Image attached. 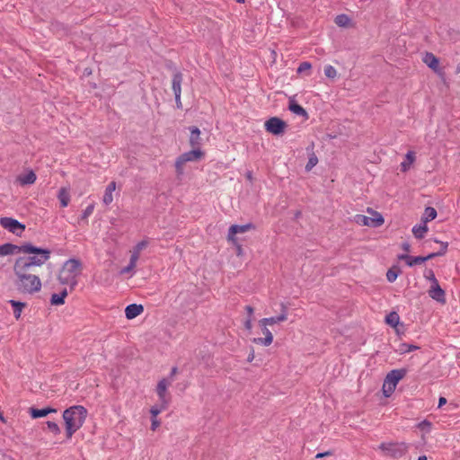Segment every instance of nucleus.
<instances>
[{
  "instance_id": "a878e982",
  "label": "nucleus",
  "mask_w": 460,
  "mask_h": 460,
  "mask_svg": "<svg viewBox=\"0 0 460 460\" xmlns=\"http://www.w3.org/2000/svg\"><path fill=\"white\" fill-rule=\"evenodd\" d=\"M416 156L413 151H409L406 155L404 161H402L400 164L401 171L405 172H407L411 164L415 162Z\"/></svg>"
},
{
  "instance_id": "c03bdc74",
  "label": "nucleus",
  "mask_w": 460,
  "mask_h": 460,
  "mask_svg": "<svg viewBox=\"0 0 460 460\" xmlns=\"http://www.w3.org/2000/svg\"><path fill=\"white\" fill-rule=\"evenodd\" d=\"M148 245V241L147 240H142L140 242H138L132 249H134L135 251H137L141 253V252L146 249Z\"/></svg>"
},
{
  "instance_id": "8fccbe9b",
  "label": "nucleus",
  "mask_w": 460,
  "mask_h": 460,
  "mask_svg": "<svg viewBox=\"0 0 460 460\" xmlns=\"http://www.w3.org/2000/svg\"><path fill=\"white\" fill-rule=\"evenodd\" d=\"M243 325L247 331L251 332L252 329V318L247 317L243 322Z\"/></svg>"
},
{
  "instance_id": "052dcab7",
  "label": "nucleus",
  "mask_w": 460,
  "mask_h": 460,
  "mask_svg": "<svg viewBox=\"0 0 460 460\" xmlns=\"http://www.w3.org/2000/svg\"><path fill=\"white\" fill-rule=\"evenodd\" d=\"M418 460H427V456H419Z\"/></svg>"
},
{
  "instance_id": "09e8293b",
  "label": "nucleus",
  "mask_w": 460,
  "mask_h": 460,
  "mask_svg": "<svg viewBox=\"0 0 460 460\" xmlns=\"http://www.w3.org/2000/svg\"><path fill=\"white\" fill-rule=\"evenodd\" d=\"M161 425L160 420L157 418L152 417L151 419V429L155 431Z\"/></svg>"
},
{
  "instance_id": "72a5a7b5",
  "label": "nucleus",
  "mask_w": 460,
  "mask_h": 460,
  "mask_svg": "<svg viewBox=\"0 0 460 460\" xmlns=\"http://www.w3.org/2000/svg\"><path fill=\"white\" fill-rule=\"evenodd\" d=\"M15 248L16 246L11 243L0 245V257L13 253Z\"/></svg>"
},
{
  "instance_id": "bf43d9fd",
  "label": "nucleus",
  "mask_w": 460,
  "mask_h": 460,
  "mask_svg": "<svg viewBox=\"0 0 460 460\" xmlns=\"http://www.w3.org/2000/svg\"><path fill=\"white\" fill-rule=\"evenodd\" d=\"M0 420L3 422H5V419L1 411H0Z\"/></svg>"
},
{
  "instance_id": "2eb2a0df",
  "label": "nucleus",
  "mask_w": 460,
  "mask_h": 460,
  "mask_svg": "<svg viewBox=\"0 0 460 460\" xmlns=\"http://www.w3.org/2000/svg\"><path fill=\"white\" fill-rule=\"evenodd\" d=\"M429 296L436 300L438 303L445 304L446 303V293L445 291L440 288L438 283H435L430 286L429 291Z\"/></svg>"
},
{
  "instance_id": "de8ad7c7",
  "label": "nucleus",
  "mask_w": 460,
  "mask_h": 460,
  "mask_svg": "<svg viewBox=\"0 0 460 460\" xmlns=\"http://www.w3.org/2000/svg\"><path fill=\"white\" fill-rule=\"evenodd\" d=\"M129 252H130V260L129 261L131 262L137 264L141 253L137 251H135L134 249H131Z\"/></svg>"
},
{
  "instance_id": "680f3d73",
  "label": "nucleus",
  "mask_w": 460,
  "mask_h": 460,
  "mask_svg": "<svg viewBox=\"0 0 460 460\" xmlns=\"http://www.w3.org/2000/svg\"><path fill=\"white\" fill-rule=\"evenodd\" d=\"M247 179H248V180H250V181H252V173H251V172H248V173H247Z\"/></svg>"
},
{
  "instance_id": "1a4fd4ad",
  "label": "nucleus",
  "mask_w": 460,
  "mask_h": 460,
  "mask_svg": "<svg viewBox=\"0 0 460 460\" xmlns=\"http://www.w3.org/2000/svg\"><path fill=\"white\" fill-rule=\"evenodd\" d=\"M172 378H162L155 388L159 402L170 404L171 396L168 388L172 385Z\"/></svg>"
},
{
  "instance_id": "20e7f679",
  "label": "nucleus",
  "mask_w": 460,
  "mask_h": 460,
  "mask_svg": "<svg viewBox=\"0 0 460 460\" xmlns=\"http://www.w3.org/2000/svg\"><path fill=\"white\" fill-rule=\"evenodd\" d=\"M19 251L23 253L33 254L29 257L18 258L16 261H22L34 270L36 267L42 266L50 258V251L49 249L38 248L29 243L19 247Z\"/></svg>"
},
{
  "instance_id": "6e6d98bb",
  "label": "nucleus",
  "mask_w": 460,
  "mask_h": 460,
  "mask_svg": "<svg viewBox=\"0 0 460 460\" xmlns=\"http://www.w3.org/2000/svg\"><path fill=\"white\" fill-rule=\"evenodd\" d=\"M446 403H447V399L445 397H440L438 400V407L440 408Z\"/></svg>"
},
{
  "instance_id": "79ce46f5",
  "label": "nucleus",
  "mask_w": 460,
  "mask_h": 460,
  "mask_svg": "<svg viewBox=\"0 0 460 460\" xmlns=\"http://www.w3.org/2000/svg\"><path fill=\"white\" fill-rule=\"evenodd\" d=\"M93 210H94V205L93 204H90L84 210L80 219L81 220H87V218L93 214Z\"/></svg>"
},
{
  "instance_id": "6e6552de",
  "label": "nucleus",
  "mask_w": 460,
  "mask_h": 460,
  "mask_svg": "<svg viewBox=\"0 0 460 460\" xmlns=\"http://www.w3.org/2000/svg\"><path fill=\"white\" fill-rule=\"evenodd\" d=\"M378 448L385 456L401 458L408 452L409 447L404 442H384Z\"/></svg>"
},
{
  "instance_id": "c9c22d12",
  "label": "nucleus",
  "mask_w": 460,
  "mask_h": 460,
  "mask_svg": "<svg viewBox=\"0 0 460 460\" xmlns=\"http://www.w3.org/2000/svg\"><path fill=\"white\" fill-rule=\"evenodd\" d=\"M418 349H419L418 346L411 345V344H407V343H402L399 346L398 352L400 354H405V353H409L411 351L416 350Z\"/></svg>"
},
{
  "instance_id": "7c9ffc66",
  "label": "nucleus",
  "mask_w": 460,
  "mask_h": 460,
  "mask_svg": "<svg viewBox=\"0 0 460 460\" xmlns=\"http://www.w3.org/2000/svg\"><path fill=\"white\" fill-rule=\"evenodd\" d=\"M385 323L395 328L398 326V324L400 323V316L399 314L396 313V312H391L389 314L386 315L385 317Z\"/></svg>"
},
{
  "instance_id": "423d86ee",
  "label": "nucleus",
  "mask_w": 460,
  "mask_h": 460,
  "mask_svg": "<svg viewBox=\"0 0 460 460\" xmlns=\"http://www.w3.org/2000/svg\"><path fill=\"white\" fill-rule=\"evenodd\" d=\"M367 213L369 216L361 214L355 215L354 222L358 226L368 227H379L384 225L385 218L381 213L371 208H367Z\"/></svg>"
},
{
  "instance_id": "412c9836",
  "label": "nucleus",
  "mask_w": 460,
  "mask_h": 460,
  "mask_svg": "<svg viewBox=\"0 0 460 460\" xmlns=\"http://www.w3.org/2000/svg\"><path fill=\"white\" fill-rule=\"evenodd\" d=\"M181 82H182V75L180 73H177L172 77V90L175 95V101H180V96L181 93Z\"/></svg>"
},
{
  "instance_id": "ea45409f",
  "label": "nucleus",
  "mask_w": 460,
  "mask_h": 460,
  "mask_svg": "<svg viewBox=\"0 0 460 460\" xmlns=\"http://www.w3.org/2000/svg\"><path fill=\"white\" fill-rule=\"evenodd\" d=\"M47 427L54 435H58L60 433L59 426L54 421H47Z\"/></svg>"
},
{
  "instance_id": "f3484780",
  "label": "nucleus",
  "mask_w": 460,
  "mask_h": 460,
  "mask_svg": "<svg viewBox=\"0 0 460 460\" xmlns=\"http://www.w3.org/2000/svg\"><path fill=\"white\" fill-rule=\"evenodd\" d=\"M144 312L142 305L131 304L125 308V315L128 320L134 319Z\"/></svg>"
},
{
  "instance_id": "f704fd0d",
  "label": "nucleus",
  "mask_w": 460,
  "mask_h": 460,
  "mask_svg": "<svg viewBox=\"0 0 460 460\" xmlns=\"http://www.w3.org/2000/svg\"><path fill=\"white\" fill-rule=\"evenodd\" d=\"M400 273V270L398 268H391L387 270L386 272V278H387V280L391 283L394 282L398 277Z\"/></svg>"
},
{
  "instance_id": "b1692460",
  "label": "nucleus",
  "mask_w": 460,
  "mask_h": 460,
  "mask_svg": "<svg viewBox=\"0 0 460 460\" xmlns=\"http://www.w3.org/2000/svg\"><path fill=\"white\" fill-rule=\"evenodd\" d=\"M68 295L66 288H63L60 293H54L51 296L50 303L52 305H62L65 304V299Z\"/></svg>"
},
{
  "instance_id": "5701e85b",
  "label": "nucleus",
  "mask_w": 460,
  "mask_h": 460,
  "mask_svg": "<svg viewBox=\"0 0 460 460\" xmlns=\"http://www.w3.org/2000/svg\"><path fill=\"white\" fill-rule=\"evenodd\" d=\"M422 60L429 68H431L434 71H438L439 60L434 54L427 52L424 55Z\"/></svg>"
},
{
  "instance_id": "473e14b6",
  "label": "nucleus",
  "mask_w": 460,
  "mask_h": 460,
  "mask_svg": "<svg viewBox=\"0 0 460 460\" xmlns=\"http://www.w3.org/2000/svg\"><path fill=\"white\" fill-rule=\"evenodd\" d=\"M289 110L296 115L305 116V117L307 116L306 111L301 105H299L296 102H291L289 104Z\"/></svg>"
},
{
  "instance_id": "0eeeda50",
  "label": "nucleus",
  "mask_w": 460,
  "mask_h": 460,
  "mask_svg": "<svg viewBox=\"0 0 460 460\" xmlns=\"http://www.w3.org/2000/svg\"><path fill=\"white\" fill-rule=\"evenodd\" d=\"M406 375L405 369H394L390 371L384 381L382 391L385 397H390L394 392L398 383Z\"/></svg>"
},
{
  "instance_id": "603ef678",
  "label": "nucleus",
  "mask_w": 460,
  "mask_h": 460,
  "mask_svg": "<svg viewBox=\"0 0 460 460\" xmlns=\"http://www.w3.org/2000/svg\"><path fill=\"white\" fill-rule=\"evenodd\" d=\"M236 247L237 255L241 256L243 254L242 245L236 241V243H233Z\"/></svg>"
},
{
  "instance_id": "c85d7f7f",
  "label": "nucleus",
  "mask_w": 460,
  "mask_h": 460,
  "mask_svg": "<svg viewBox=\"0 0 460 460\" xmlns=\"http://www.w3.org/2000/svg\"><path fill=\"white\" fill-rule=\"evenodd\" d=\"M9 303L13 308V315L15 319H20L22 310L26 307V304L15 300H10Z\"/></svg>"
},
{
  "instance_id": "e433bc0d",
  "label": "nucleus",
  "mask_w": 460,
  "mask_h": 460,
  "mask_svg": "<svg viewBox=\"0 0 460 460\" xmlns=\"http://www.w3.org/2000/svg\"><path fill=\"white\" fill-rule=\"evenodd\" d=\"M435 242L440 244L441 249H440V251H438L437 252L430 253V255H434V258L438 257V256L444 255L447 252V248H448V243L447 242H442V241H438L437 239H435Z\"/></svg>"
},
{
  "instance_id": "a18cd8bd",
  "label": "nucleus",
  "mask_w": 460,
  "mask_h": 460,
  "mask_svg": "<svg viewBox=\"0 0 460 460\" xmlns=\"http://www.w3.org/2000/svg\"><path fill=\"white\" fill-rule=\"evenodd\" d=\"M418 427L420 430L425 432H429L431 429V423L429 420H423L418 424Z\"/></svg>"
},
{
  "instance_id": "49530a36",
  "label": "nucleus",
  "mask_w": 460,
  "mask_h": 460,
  "mask_svg": "<svg viewBox=\"0 0 460 460\" xmlns=\"http://www.w3.org/2000/svg\"><path fill=\"white\" fill-rule=\"evenodd\" d=\"M311 67L312 66L309 62H302L297 68V73L302 74L305 71H309Z\"/></svg>"
},
{
  "instance_id": "bb28decb",
  "label": "nucleus",
  "mask_w": 460,
  "mask_h": 460,
  "mask_svg": "<svg viewBox=\"0 0 460 460\" xmlns=\"http://www.w3.org/2000/svg\"><path fill=\"white\" fill-rule=\"evenodd\" d=\"M428 231H429V227H428L427 224H424L422 222L420 225L414 226L411 230L412 234L417 239L424 238V236L426 235Z\"/></svg>"
},
{
  "instance_id": "e2e57ef3",
  "label": "nucleus",
  "mask_w": 460,
  "mask_h": 460,
  "mask_svg": "<svg viewBox=\"0 0 460 460\" xmlns=\"http://www.w3.org/2000/svg\"><path fill=\"white\" fill-rule=\"evenodd\" d=\"M176 103H177L178 106H180L181 104V100L180 101H176Z\"/></svg>"
},
{
  "instance_id": "a19ab883",
  "label": "nucleus",
  "mask_w": 460,
  "mask_h": 460,
  "mask_svg": "<svg viewBox=\"0 0 460 460\" xmlns=\"http://www.w3.org/2000/svg\"><path fill=\"white\" fill-rule=\"evenodd\" d=\"M318 163V158L316 157L315 155H312L309 159H308V162L305 165V170L306 171H311L313 169V167H314Z\"/></svg>"
},
{
  "instance_id": "ddd939ff",
  "label": "nucleus",
  "mask_w": 460,
  "mask_h": 460,
  "mask_svg": "<svg viewBox=\"0 0 460 460\" xmlns=\"http://www.w3.org/2000/svg\"><path fill=\"white\" fill-rule=\"evenodd\" d=\"M254 226L252 224H246L243 226L239 225H233L229 227L228 234H227V241L231 243H236V237L235 235L237 234H243L249 230L253 229Z\"/></svg>"
},
{
  "instance_id": "864d4df0",
  "label": "nucleus",
  "mask_w": 460,
  "mask_h": 460,
  "mask_svg": "<svg viewBox=\"0 0 460 460\" xmlns=\"http://www.w3.org/2000/svg\"><path fill=\"white\" fill-rule=\"evenodd\" d=\"M332 455V452L331 451H326V452H323V453H318L315 457L316 458H323V457H325V456H329Z\"/></svg>"
},
{
  "instance_id": "f257e3e1",
  "label": "nucleus",
  "mask_w": 460,
  "mask_h": 460,
  "mask_svg": "<svg viewBox=\"0 0 460 460\" xmlns=\"http://www.w3.org/2000/svg\"><path fill=\"white\" fill-rule=\"evenodd\" d=\"M15 287L18 292L24 295H33L41 290L42 283L35 270L22 261H15L13 265Z\"/></svg>"
},
{
  "instance_id": "58836bf2",
  "label": "nucleus",
  "mask_w": 460,
  "mask_h": 460,
  "mask_svg": "<svg viewBox=\"0 0 460 460\" xmlns=\"http://www.w3.org/2000/svg\"><path fill=\"white\" fill-rule=\"evenodd\" d=\"M424 278L431 282V285L438 283L432 270L427 269L424 271Z\"/></svg>"
},
{
  "instance_id": "2f4dec72",
  "label": "nucleus",
  "mask_w": 460,
  "mask_h": 460,
  "mask_svg": "<svg viewBox=\"0 0 460 460\" xmlns=\"http://www.w3.org/2000/svg\"><path fill=\"white\" fill-rule=\"evenodd\" d=\"M169 404L159 402V404L154 405L150 409V414L152 417L157 418V416L168 408Z\"/></svg>"
},
{
  "instance_id": "3c124183",
  "label": "nucleus",
  "mask_w": 460,
  "mask_h": 460,
  "mask_svg": "<svg viewBox=\"0 0 460 460\" xmlns=\"http://www.w3.org/2000/svg\"><path fill=\"white\" fill-rule=\"evenodd\" d=\"M244 309H245V311L247 312V314H248V315H247V317H251V318H252V315H253V313H254V309H253V307H252V306H251V305H246V306L244 307Z\"/></svg>"
},
{
  "instance_id": "9b49d317",
  "label": "nucleus",
  "mask_w": 460,
  "mask_h": 460,
  "mask_svg": "<svg viewBox=\"0 0 460 460\" xmlns=\"http://www.w3.org/2000/svg\"><path fill=\"white\" fill-rule=\"evenodd\" d=\"M264 127L268 132L273 135H280L285 131L287 124L281 119L272 117L264 123Z\"/></svg>"
},
{
  "instance_id": "37998d69",
  "label": "nucleus",
  "mask_w": 460,
  "mask_h": 460,
  "mask_svg": "<svg viewBox=\"0 0 460 460\" xmlns=\"http://www.w3.org/2000/svg\"><path fill=\"white\" fill-rule=\"evenodd\" d=\"M137 267V264L131 262L129 261V263L127 267H124L121 270H120V274L124 275V274H128V273H131V274H134V271H135V269Z\"/></svg>"
},
{
  "instance_id": "39448f33",
  "label": "nucleus",
  "mask_w": 460,
  "mask_h": 460,
  "mask_svg": "<svg viewBox=\"0 0 460 460\" xmlns=\"http://www.w3.org/2000/svg\"><path fill=\"white\" fill-rule=\"evenodd\" d=\"M205 156V152L200 148H194L190 151L185 152L179 155L174 163L176 173L182 175L185 170V165L189 162H199Z\"/></svg>"
},
{
  "instance_id": "dca6fc26",
  "label": "nucleus",
  "mask_w": 460,
  "mask_h": 460,
  "mask_svg": "<svg viewBox=\"0 0 460 460\" xmlns=\"http://www.w3.org/2000/svg\"><path fill=\"white\" fill-rule=\"evenodd\" d=\"M281 307H282V309H281V313L279 315L262 318L261 320L263 322V323H266L268 326H271L276 323H279L287 321L288 320L287 308L284 304L281 305Z\"/></svg>"
},
{
  "instance_id": "4d7b16f0",
  "label": "nucleus",
  "mask_w": 460,
  "mask_h": 460,
  "mask_svg": "<svg viewBox=\"0 0 460 460\" xmlns=\"http://www.w3.org/2000/svg\"><path fill=\"white\" fill-rule=\"evenodd\" d=\"M253 358H254V353H253V352H252V353L248 356L247 360H248L249 362H252V361L253 360Z\"/></svg>"
},
{
  "instance_id": "f03ea898",
  "label": "nucleus",
  "mask_w": 460,
  "mask_h": 460,
  "mask_svg": "<svg viewBox=\"0 0 460 460\" xmlns=\"http://www.w3.org/2000/svg\"><path fill=\"white\" fill-rule=\"evenodd\" d=\"M62 417L65 421L66 438L69 439L83 427L87 417V410L82 405H74L65 410Z\"/></svg>"
},
{
  "instance_id": "f8f14e48",
  "label": "nucleus",
  "mask_w": 460,
  "mask_h": 460,
  "mask_svg": "<svg viewBox=\"0 0 460 460\" xmlns=\"http://www.w3.org/2000/svg\"><path fill=\"white\" fill-rule=\"evenodd\" d=\"M258 324L261 330L262 334L264 337L262 338H253L252 340V343L257 345H261L265 347H269L273 342V334L268 328V325L266 323H263L261 320L258 322Z\"/></svg>"
},
{
  "instance_id": "a211bd4d",
  "label": "nucleus",
  "mask_w": 460,
  "mask_h": 460,
  "mask_svg": "<svg viewBox=\"0 0 460 460\" xmlns=\"http://www.w3.org/2000/svg\"><path fill=\"white\" fill-rule=\"evenodd\" d=\"M116 182L114 181H111L105 188L104 194L102 197V203L105 206L110 205L113 201V192L116 190Z\"/></svg>"
},
{
  "instance_id": "cd10ccee",
  "label": "nucleus",
  "mask_w": 460,
  "mask_h": 460,
  "mask_svg": "<svg viewBox=\"0 0 460 460\" xmlns=\"http://www.w3.org/2000/svg\"><path fill=\"white\" fill-rule=\"evenodd\" d=\"M437 210L434 208L427 207L421 217V222L424 224H428V222L435 219L437 217Z\"/></svg>"
},
{
  "instance_id": "7ed1b4c3",
  "label": "nucleus",
  "mask_w": 460,
  "mask_h": 460,
  "mask_svg": "<svg viewBox=\"0 0 460 460\" xmlns=\"http://www.w3.org/2000/svg\"><path fill=\"white\" fill-rule=\"evenodd\" d=\"M82 262L76 259L67 260L59 270L58 279L60 284L69 287L70 291H73L77 285V279L82 273Z\"/></svg>"
},
{
  "instance_id": "5fc2aeb1",
  "label": "nucleus",
  "mask_w": 460,
  "mask_h": 460,
  "mask_svg": "<svg viewBox=\"0 0 460 460\" xmlns=\"http://www.w3.org/2000/svg\"><path fill=\"white\" fill-rule=\"evenodd\" d=\"M402 248L404 252H409L411 251V244L409 243H403Z\"/></svg>"
},
{
  "instance_id": "13d9d810",
  "label": "nucleus",
  "mask_w": 460,
  "mask_h": 460,
  "mask_svg": "<svg viewBox=\"0 0 460 460\" xmlns=\"http://www.w3.org/2000/svg\"><path fill=\"white\" fill-rule=\"evenodd\" d=\"M177 373V368L176 367H173L171 371V376L172 377Z\"/></svg>"
},
{
  "instance_id": "393cba45",
  "label": "nucleus",
  "mask_w": 460,
  "mask_h": 460,
  "mask_svg": "<svg viewBox=\"0 0 460 460\" xmlns=\"http://www.w3.org/2000/svg\"><path fill=\"white\" fill-rule=\"evenodd\" d=\"M37 180V176L34 172L30 171L25 174H21L18 176L17 181L22 185H29L33 184Z\"/></svg>"
},
{
  "instance_id": "4468645a",
  "label": "nucleus",
  "mask_w": 460,
  "mask_h": 460,
  "mask_svg": "<svg viewBox=\"0 0 460 460\" xmlns=\"http://www.w3.org/2000/svg\"><path fill=\"white\" fill-rule=\"evenodd\" d=\"M434 258V255H430V253L427 256H417V257H411L407 254H401L398 256V259L401 261H405L406 264L410 267H412L417 264H421L429 260H431Z\"/></svg>"
},
{
  "instance_id": "c756f323",
  "label": "nucleus",
  "mask_w": 460,
  "mask_h": 460,
  "mask_svg": "<svg viewBox=\"0 0 460 460\" xmlns=\"http://www.w3.org/2000/svg\"><path fill=\"white\" fill-rule=\"evenodd\" d=\"M335 23L339 27L351 26V19L347 14H339L335 17Z\"/></svg>"
},
{
  "instance_id": "4c0bfd02",
  "label": "nucleus",
  "mask_w": 460,
  "mask_h": 460,
  "mask_svg": "<svg viewBox=\"0 0 460 460\" xmlns=\"http://www.w3.org/2000/svg\"><path fill=\"white\" fill-rule=\"evenodd\" d=\"M337 70L334 66H331V65H327L325 66L324 67V75L328 77V78H335L337 76Z\"/></svg>"
},
{
  "instance_id": "0e129e2a",
  "label": "nucleus",
  "mask_w": 460,
  "mask_h": 460,
  "mask_svg": "<svg viewBox=\"0 0 460 460\" xmlns=\"http://www.w3.org/2000/svg\"><path fill=\"white\" fill-rule=\"evenodd\" d=\"M238 3H244V0H237Z\"/></svg>"
},
{
  "instance_id": "4be33fe9",
  "label": "nucleus",
  "mask_w": 460,
  "mask_h": 460,
  "mask_svg": "<svg viewBox=\"0 0 460 460\" xmlns=\"http://www.w3.org/2000/svg\"><path fill=\"white\" fill-rule=\"evenodd\" d=\"M57 410L55 408L47 407L43 409H30V414L32 419H38L47 416L49 413H56Z\"/></svg>"
},
{
  "instance_id": "6ab92c4d",
  "label": "nucleus",
  "mask_w": 460,
  "mask_h": 460,
  "mask_svg": "<svg viewBox=\"0 0 460 460\" xmlns=\"http://www.w3.org/2000/svg\"><path fill=\"white\" fill-rule=\"evenodd\" d=\"M58 199L60 202V206L62 208H66L70 202V188L69 187H61L58 192Z\"/></svg>"
},
{
  "instance_id": "9d476101",
  "label": "nucleus",
  "mask_w": 460,
  "mask_h": 460,
  "mask_svg": "<svg viewBox=\"0 0 460 460\" xmlns=\"http://www.w3.org/2000/svg\"><path fill=\"white\" fill-rule=\"evenodd\" d=\"M0 225L4 229L8 230L9 232L16 235H21L22 232L25 230L24 225L12 217H2L0 219Z\"/></svg>"
},
{
  "instance_id": "aec40b11",
  "label": "nucleus",
  "mask_w": 460,
  "mask_h": 460,
  "mask_svg": "<svg viewBox=\"0 0 460 460\" xmlns=\"http://www.w3.org/2000/svg\"><path fill=\"white\" fill-rule=\"evenodd\" d=\"M190 139H189L190 146L192 147V149L199 148V145H200V141H201L200 130L197 127H191L190 128Z\"/></svg>"
}]
</instances>
